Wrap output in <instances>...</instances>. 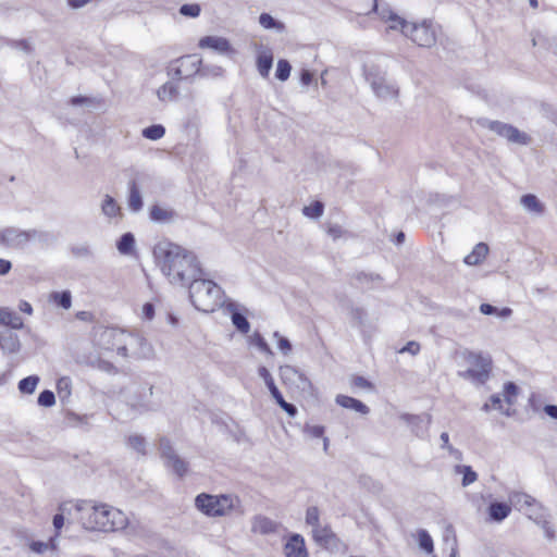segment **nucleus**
Wrapping results in <instances>:
<instances>
[{"label": "nucleus", "instance_id": "nucleus-1", "mask_svg": "<svg viewBox=\"0 0 557 557\" xmlns=\"http://www.w3.org/2000/svg\"><path fill=\"white\" fill-rule=\"evenodd\" d=\"M153 257L162 273L172 284L187 286L203 271L197 256L173 243H159L153 248Z\"/></svg>", "mask_w": 557, "mask_h": 557}, {"label": "nucleus", "instance_id": "nucleus-2", "mask_svg": "<svg viewBox=\"0 0 557 557\" xmlns=\"http://www.w3.org/2000/svg\"><path fill=\"white\" fill-rule=\"evenodd\" d=\"M83 512L81 520L86 530L101 532H117L129 524L127 516L120 509L107 504L92 505L89 509L79 506Z\"/></svg>", "mask_w": 557, "mask_h": 557}, {"label": "nucleus", "instance_id": "nucleus-3", "mask_svg": "<svg viewBox=\"0 0 557 557\" xmlns=\"http://www.w3.org/2000/svg\"><path fill=\"white\" fill-rule=\"evenodd\" d=\"M187 286L189 300L197 310L213 312L223 305L224 292L213 281L197 276Z\"/></svg>", "mask_w": 557, "mask_h": 557}, {"label": "nucleus", "instance_id": "nucleus-4", "mask_svg": "<svg viewBox=\"0 0 557 557\" xmlns=\"http://www.w3.org/2000/svg\"><path fill=\"white\" fill-rule=\"evenodd\" d=\"M239 504L237 496L200 493L195 498L196 508L209 517H221L230 513Z\"/></svg>", "mask_w": 557, "mask_h": 557}, {"label": "nucleus", "instance_id": "nucleus-5", "mask_svg": "<svg viewBox=\"0 0 557 557\" xmlns=\"http://www.w3.org/2000/svg\"><path fill=\"white\" fill-rule=\"evenodd\" d=\"M363 76L377 98L388 99L398 96V88L387 83L386 72L379 65H363Z\"/></svg>", "mask_w": 557, "mask_h": 557}, {"label": "nucleus", "instance_id": "nucleus-6", "mask_svg": "<svg viewBox=\"0 0 557 557\" xmlns=\"http://www.w3.org/2000/svg\"><path fill=\"white\" fill-rule=\"evenodd\" d=\"M479 124L498 136L505 138L510 144H517L521 146H528L531 144L532 138L524 132H521L516 126L504 123L500 121H492L488 119H482Z\"/></svg>", "mask_w": 557, "mask_h": 557}, {"label": "nucleus", "instance_id": "nucleus-7", "mask_svg": "<svg viewBox=\"0 0 557 557\" xmlns=\"http://www.w3.org/2000/svg\"><path fill=\"white\" fill-rule=\"evenodd\" d=\"M400 32L420 47L430 48L436 42L435 30L429 21L417 24L405 20V27H400Z\"/></svg>", "mask_w": 557, "mask_h": 557}, {"label": "nucleus", "instance_id": "nucleus-8", "mask_svg": "<svg viewBox=\"0 0 557 557\" xmlns=\"http://www.w3.org/2000/svg\"><path fill=\"white\" fill-rule=\"evenodd\" d=\"M468 362L472 366L463 372H459V375L463 379H470L476 383H485L492 370V360L490 357H485L482 354L470 352Z\"/></svg>", "mask_w": 557, "mask_h": 557}, {"label": "nucleus", "instance_id": "nucleus-9", "mask_svg": "<svg viewBox=\"0 0 557 557\" xmlns=\"http://www.w3.org/2000/svg\"><path fill=\"white\" fill-rule=\"evenodd\" d=\"M258 375L264 381L265 386L268 387L271 396L275 400V403L280 406L282 410H284L289 417H295L298 412L297 407L294 404L287 403L280 389L277 388L273 376L270 371L261 366L258 369Z\"/></svg>", "mask_w": 557, "mask_h": 557}, {"label": "nucleus", "instance_id": "nucleus-10", "mask_svg": "<svg viewBox=\"0 0 557 557\" xmlns=\"http://www.w3.org/2000/svg\"><path fill=\"white\" fill-rule=\"evenodd\" d=\"M311 535L314 543L326 550H338L342 545V541L332 530L330 524L312 529Z\"/></svg>", "mask_w": 557, "mask_h": 557}, {"label": "nucleus", "instance_id": "nucleus-11", "mask_svg": "<svg viewBox=\"0 0 557 557\" xmlns=\"http://www.w3.org/2000/svg\"><path fill=\"white\" fill-rule=\"evenodd\" d=\"M124 337V332L116 327L100 326L95 332L96 344L104 350H114Z\"/></svg>", "mask_w": 557, "mask_h": 557}, {"label": "nucleus", "instance_id": "nucleus-12", "mask_svg": "<svg viewBox=\"0 0 557 557\" xmlns=\"http://www.w3.org/2000/svg\"><path fill=\"white\" fill-rule=\"evenodd\" d=\"M280 377L284 384L301 391L312 387L310 380L300 370L289 364L280 367Z\"/></svg>", "mask_w": 557, "mask_h": 557}, {"label": "nucleus", "instance_id": "nucleus-13", "mask_svg": "<svg viewBox=\"0 0 557 557\" xmlns=\"http://www.w3.org/2000/svg\"><path fill=\"white\" fill-rule=\"evenodd\" d=\"M28 244V230H20L17 227H5L0 231V245L22 249Z\"/></svg>", "mask_w": 557, "mask_h": 557}, {"label": "nucleus", "instance_id": "nucleus-14", "mask_svg": "<svg viewBox=\"0 0 557 557\" xmlns=\"http://www.w3.org/2000/svg\"><path fill=\"white\" fill-rule=\"evenodd\" d=\"M400 419L405 421L411 429V432L420 438H424L429 433V426L432 421V417L429 413L422 414H410L403 413Z\"/></svg>", "mask_w": 557, "mask_h": 557}, {"label": "nucleus", "instance_id": "nucleus-15", "mask_svg": "<svg viewBox=\"0 0 557 557\" xmlns=\"http://www.w3.org/2000/svg\"><path fill=\"white\" fill-rule=\"evenodd\" d=\"M285 557H308L305 539L299 533H292L284 545Z\"/></svg>", "mask_w": 557, "mask_h": 557}, {"label": "nucleus", "instance_id": "nucleus-16", "mask_svg": "<svg viewBox=\"0 0 557 557\" xmlns=\"http://www.w3.org/2000/svg\"><path fill=\"white\" fill-rule=\"evenodd\" d=\"M201 49H212L219 53H228L232 51L230 41L224 37L219 36H205L198 44Z\"/></svg>", "mask_w": 557, "mask_h": 557}, {"label": "nucleus", "instance_id": "nucleus-17", "mask_svg": "<svg viewBox=\"0 0 557 557\" xmlns=\"http://www.w3.org/2000/svg\"><path fill=\"white\" fill-rule=\"evenodd\" d=\"M0 348L4 354L13 355L21 350V341L11 330L0 332Z\"/></svg>", "mask_w": 557, "mask_h": 557}, {"label": "nucleus", "instance_id": "nucleus-18", "mask_svg": "<svg viewBox=\"0 0 557 557\" xmlns=\"http://www.w3.org/2000/svg\"><path fill=\"white\" fill-rule=\"evenodd\" d=\"M128 196L127 207L132 212H139L144 208V200L137 181L135 178L127 183Z\"/></svg>", "mask_w": 557, "mask_h": 557}, {"label": "nucleus", "instance_id": "nucleus-19", "mask_svg": "<svg viewBox=\"0 0 557 557\" xmlns=\"http://www.w3.org/2000/svg\"><path fill=\"white\" fill-rule=\"evenodd\" d=\"M511 512V506L505 502L493 500L487 507L488 519L492 522H503Z\"/></svg>", "mask_w": 557, "mask_h": 557}, {"label": "nucleus", "instance_id": "nucleus-20", "mask_svg": "<svg viewBox=\"0 0 557 557\" xmlns=\"http://www.w3.org/2000/svg\"><path fill=\"white\" fill-rule=\"evenodd\" d=\"M509 505L522 511L536 505V499L524 492L511 491L508 493Z\"/></svg>", "mask_w": 557, "mask_h": 557}, {"label": "nucleus", "instance_id": "nucleus-21", "mask_svg": "<svg viewBox=\"0 0 557 557\" xmlns=\"http://www.w3.org/2000/svg\"><path fill=\"white\" fill-rule=\"evenodd\" d=\"M280 523L273 521L272 519L265 516H257L255 517L251 525V530L255 533H260L263 535L276 533L278 530Z\"/></svg>", "mask_w": 557, "mask_h": 557}, {"label": "nucleus", "instance_id": "nucleus-22", "mask_svg": "<svg viewBox=\"0 0 557 557\" xmlns=\"http://www.w3.org/2000/svg\"><path fill=\"white\" fill-rule=\"evenodd\" d=\"M335 403L346 409H351L360 414H368L370 412V408L363 404L361 400L347 396V395H337L335 398Z\"/></svg>", "mask_w": 557, "mask_h": 557}, {"label": "nucleus", "instance_id": "nucleus-23", "mask_svg": "<svg viewBox=\"0 0 557 557\" xmlns=\"http://www.w3.org/2000/svg\"><path fill=\"white\" fill-rule=\"evenodd\" d=\"M226 309L231 313L232 323L235 329L243 334H247L250 330V323L245 314L238 311L237 305L235 302H230L227 304Z\"/></svg>", "mask_w": 557, "mask_h": 557}, {"label": "nucleus", "instance_id": "nucleus-24", "mask_svg": "<svg viewBox=\"0 0 557 557\" xmlns=\"http://www.w3.org/2000/svg\"><path fill=\"white\" fill-rule=\"evenodd\" d=\"M0 324L13 330H21L24 327L23 320L16 312L2 307H0Z\"/></svg>", "mask_w": 557, "mask_h": 557}, {"label": "nucleus", "instance_id": "nucleus-25", "mask_svg": "<svg viewBox=\"0 0 557 557\" xmlns=\"http://www.w3.org/2000/svg\"><path fill=\"white\" fill-rule=\"evenodd\" d=\"M488 251L490 248L487 244L479 243L473 247L472 251L465 257L463 262L467 265H478L486 258Z\"/></svg>", "mask_w": 557, "mask_h": 557}, {"label": "nucleus", "instance_id": "nucleus-26", "mask_svg": "<svg viewBox=\"0 0 557 557\" xmlns=\"http://www.w3.org/2000/svg\"><path fill=\"white\" fill-rule=\"evenodd\" d=\"M373 11L385 22H398L400 27H405V18L397 15L387 4L379 5L374 0Z\"/></svg>", "mask_w": 557, "mask_h": 557}, {"label": "nucleus", "instance_id": "nucleus-27", "mask_svg": "<svg viewBox=\"0 0 557 557\" xmlns=\"http://www.w3.org/2000/svg\"><path fill=\"white\" fill-rule=\"evenodd\" d=\"M523 208L534 214L542 215L545 212V206L533 194H525L520 199Z\"/></svg>", "mask_w": 557, "mask_h": 557}, {"label": "nucleus", "instance_id": "nucleus-28", "mask_svg": "<svg viewBox=\"0 0 557 557\" xmlns=\"http://www.w3.org/2000/svg\"><path fill=\"white\" fill-rule=\"evenodd\" d=\"M273 65V54L271 49L267 48L259 53L257 58V70L262 77H268Z\"/></svg>", "mask_w": 557, "mask_h": 557}, {"label": "nucleus", "instance_id": "nucleus-29", "mask_svg": "<svg viewBox=\"0 0 557 557\" xmlns=\"http://www.w3.org/2000/svg\"><path fill=\"white\" fill-rule=\"evenodd\" d=\"M136 239L133 233L126 232L116 240V249L123 256L132 255L135 250Z\"/></svg>", "mask_w": 557, "mask_h": 557}, {"label": "nucleus", "instance_id": "nucleus-30", "mask_svg": "<svg viewBox=\"0 0 557 557\" xmlns=\"http://www.w3.org/2000/svg\"><path fill=\"white\" fill-rule=\"evenodd\" d=\"M185 69V77H194L198 75L201 59L196 54L185 55L180 60Z\"/></svg>", "mask_w": 557, "mask_h": 557}, {"label": "nucleus", "instance_id": "nucleus-31", "mask_svg": "<svg viewBox=\"0 0 557 557\" xmlns=\"http://www.w3.org/2000/svg\"><path fill=\"white\" fill-rule=\"evenodd\" d=\"M149 216L153 222L165 223L172 221L176 216V213L175 211L164 209L159 205H153L150 208Z\"/></svg>", "mask_w": 557, "mask_h": 557}, {"label": "nucleus", "instance_id": "nucleus-32", "mask_svg": "<svg viewBox=\"0 0 557 557\" xmlns=\"http://www.w3.org/2000/svg\"><path fill=\"white\" fill-rule=\"evenodd\" d=\"M29 242H38L44 246H49L57 242V237L48 231L33 228L28 230V243Z\"/></svg>", "mask_w": 557, "mask_h": 557}, {"label": "nucleus", "instance_id": "nucleus-33", "mask_svg": "<svg viewBox=\"0 0 557 557\" xmlns=\"http://www.w3.org/2000/svg\"><path fill=\"white\" fill-rule=\"evenodd\" d=\"M101 212L104 216L112 219L121 214V207L112 196L106 195L101 202Z\"/></svg>", "mask_w": 557, "mask_h": 557}, {"label": "nucleus", "instance_id": "nucleus-34", "mask_svg": "<svg viewBox=\"0 0 557 557\" xmlns=\"http://www.w3.org/2000/svg\"><path fill=\"white\" fill-rule=\"evenodd\" d=\"M165 467L172 469V471L180 478H183L188 471V463L182 459L178 455L164 461Z\"/></svg>", "mask_w": 557, "mask_h": 557}, {"label": "nucleus", "instance_id": "nucleus-35", "mask_svg": "<svg viewBox=\"0 0 557 557\" xmlns=\"http://www.w3.org/2000/svg\"><path fill=\"white\" fill-rule=\"evenodd\" d=\"M50 300L62 309H70L72 306V295L70 290L52 292Z\"/></svg>", "mask_w": 557, "mask_h": 557}, {"label": "nucleus", "instance_id": "nucleus-36", "mask_svg": "<svg viewBox=\"0 0 557 557\" xmlns=\"http://www.w3.org/2000/svg\"><path fill=\"white\" fill-rule=\"evenodd\" d=\"M259 23L265 29H275L278 33H283L285 30L284 23L275 20L269 13H261L260 16H259Z\"/></svg>", "mask_w": 557, "mask_h": 557}, {"label": "nucleus", "instance_id": "nucleus-37", "mask_svg": "<svg viewBox=\"0 0 557 557\" xmlns=\"http://www.w3.org/2000/svg\"><path fill=\"white\" fill-rule=\"evenodd\" d=\"M39 381L40 379L38 375H28L18 382L17 388L20 393L30 395L35 392Z\"/></svg>", "mask_w": 557, "mask_h": 557}, {"label": "nucleus", "instance_id": "nucleus-38", "mask_svg": "<svg viewBox=\"0 0 557 557\" xmlns=\"http://www.w3.org/2000/svg\"><path fill=\"white\" fill-rule=\"evenodd\" d=\"M57 392L60 400L64 403L67 400L72 393V382L67 376L60 377L57 381Z\"/></svg>", "mask_w": 557, "mask_h": 557}, {"label": "nucleus", "instance_id": "nucleus-39", "mask_svg": "<svg viewBox=\"0 0 557 557\" xmlns=\"http://www.w3.org/2000/svg\"><path fill=\"white\" fill-rule=\"evenodd\" d=\"M177 94H178V88L172 82H166L157 91L158 98L161 101L172 100L177 96Z\"/></svg>", "mask_w": 557, "mask_h": 557}, {"label": "nucleus", "instance_id": "nucleus-40", "mask_svg": "<svg viewBox=\"0 0 557 557\" xmlns=\"http://www.w3.org/2000/svg\"><path fill=\"white\" fill-rule=\"evenodd\" d=\"M165 134V127L161 124H152L145 127L141 132V135L146 139L158 140L162 138Z\"/></svg>", "mask_w": 557, "mask_h": 557}, {"label": "nucleus", "instance_id": "nucleus-41", "mask_svg": "<svg viewBox=\"0 0 557 557\" xmlns=\"http://www.w3.org/2000/svg\"><path fill=\"white\" fill-rule=\"evenodd\" d=\"M351 278L355 280L358 283V285H361V286H363V285L370 286L371 284H373L376 281H382V277L380 274L367 273L363 271L354 273L351 275Z\"/></svg>", "mask_w": 557, "mask_h": 557}, {"label": "nucleus", "instance_id": "nucleus-42", "mask_svg": "<svg viewBox=\"0 0 557 557\" xmlns=\"http://www.w3.org/2000/svg\"><path fill=\"white\" fill-rule=\"evenodd\" d=\"M455 470L457 473L462 474L461 484L468 486L476 481L478 474L470 466H456Z\"/></svg>", "mask_w": 557, "mask_h": 557}, {"label": "nucleus", "instance_id": "nucleus-43", "mask_svg": "<svg viewBox=\"0 0 557 557\" xmlns=\"http://www.w3.org/2000/svg\"><path fill=\"white\" fill-rule=\"evenodd\" d=\"M126 444L129 448L134 449L138 454L145 456L146 451V440L139 434H134L127 437Z\"/></svg>", "mask_w": 557, "mask_h": 557}, {"label": "nucleus", "instance_id": "nucleus-44", "mask_svg": "<svg viewBox=\"0 0 557 557\" xmlns=\"http://www.w3.org/2000/svg\"><path fill=\"white\" fill-rule=\"evenodd\" d=\"M292 65L286 59H280L277 61L275 77L280 82H285L289 78Z\"/></svg>", "mask_w": 557, "mask_h": 557}, {"label": "nucleus", "instance_id": "nucleus-45", "mask_svg": "<svg viewBox=\"0 0 557 557\" xmlns=\"http://www.w3.org/2000/svg\"><path fill=\"white\" fill-rule=\"evenodd\" d=\"M223 74V69L213 64H205L200 62L198 76L200 77H219Z\"/></svg>", "mask_w": 557, "mask_h": 557}, {"label": "nucleus", "instance_id": "nucleus-46", "mask_svg": "<svg viewBox=\"0 0 557 557\" xmlns=\"http://www.w3.org/2000/svg\"><path fill=\"white\" fill-rule=\"evenodd\" d=\"M159 451H160L161 458L164 461H166L168 459L173 458V456L177 455L168 437H160Z\"/></svg>", "mask_w": 557, "mask_h": 557}, {"label": "nucleus", "instance_id": "nucleus-47", "mask_svg": "<svg viewBox=\"0 0 557 557\" xmlns=\"http://www.w3.org/2000/svg\"><path fill=\"white\" fill-rule=\"evenodd\" d=\"M89 418H90V416H88V414L81 416L75 412H67V414H66V419L70 423H72L75 426H79V428L84 429L85 431L89 430V426H90Z\"/></svg>", "mask_w": 557, "mask_h": 557}, {"label": "nucleus", "instance_id": "nucleus-48", "mask_svg": "<svg viewBox=\"0 0 557 557\" xmlns=\"http://www.w3.org/2000/svg\"><path fill=\"white\" fill-rule=\"evenodd\" d=\"M306 523L312 529L320 527V510L317 506H310L306 510Z\"/></svg>", "mask_w": 557, "mask_h": 557}, {"label": "nucleus", "instance_id": "nucleus-49", "mask_svg": "<svg viewBox=\"0 0 557 557\" xmlns=\"http://www.w3.org/2000/svg\"><path fill=\"white\" fill-rule=\"evenodd\" d=\"M324 206L320 201H314L309 206H305L302 209V213L311 219L320 218L323 214Z\"/></svg>", "mask_w": 557, "mask_h": 557}, {"label": "nucleus", "instance_id": "nucleus-50", "mask_svg": "<svg viewBox=\"0 0 557 557\" xmlns=\"http://www.w3.org/2000/svg\"><path fill=\"white\" fill-rule=\"evenodd\" d=\"M37 403L39 406L49 408L55 404V395L50 389H44L37 398Z\"/></svg>", "mask_w": 557, "mask_h": 557}, {"label": "nucleus", "instance_id": "nucleus-51", "mask_svg": "<svg viewBox=\"0 0 557 557\" xmlns=\"http://www.w3.org/2000/svg\"><path fill=\"white\" fill-rule=\"evenodd\" d=\"M419 546L426 553L433 552V540L425 530H420L418 533Z\"/></svg>", "mask_w": 557, "mask_h": 557}, {"label": "nucleus", "instance_id": "nucleus-52", "mask_svg": "<svg viewBox=\"0 0 557 557\" xmlns=\"http://www.w3.org/2000/svg\"><path fill=\"white\" fill-rule=\"evenodd\" d=\"M250 343L255 346H257L262 352H265V354H272V350L269 346V344L267 343V341L264 339V337L259 333V332H255L251 336H250Z\"/></svg>", "mask_w": 557, "mask_h": 557}, {"label": "nucleus", "instance_id": "nucleus-53", "mask_svg": "<svg viewBox=\"0 0 557 557\" xmlns=\"http://www.w3.org/2000/svg\"><path fill=\"white\" fill-rule=\"evenodd\" d=\"M200 12L201 8L198 3H186L180 8V13L186 17H198Z\"/></svg>", "mask_w": 557, "mask_h": 557}, {"label": "nucleus", "instance_id": "nucleus-54", "mask_svg": "<svg viewBox=\"0 0 557 557\" xmlns=\"http://www.w3.org/2000/svg\"><path fill=\"white\" fill-rule=\"evenodd\" d=\"M518 386L513 382H506L504 384V396L505 400L511 405L512 404V397L517 396L518 394Z\"/></svg>", "mask_w": 557, "mask_h": 557}, {"label": "nucleus", "instance_id": "nucleus-55", "mask_svg": "<svg viewBox=\"0 0 557 557\" xmlns=\"http://www.w3.org/2000/svg\"><path fill=\"white\" fill-rule=\"evenodd\" d=\"M73 256L78 258H88L92 255L88 245H76L71 247Z\"/></svg>", "mask_w": 557, "mask_h": 557}, {"label": "nucleus", "instance_id": "nucleus-56", "mask_svg": "<svg viewBox=\"0 0 557 557\" xmlns=\"http://www.w3.org/2000/svg\"><path fill=\"white\" fill-rule=\"evenodd\" d=\"M350 383L354 387H358V388H368V389L373 388V384L368 379H366L364 376H361V375H352Z\"/></svg>", "mask_w": 557, "mask_h": 557}, {"label": "nucleus", "instance_id": "nucleus-57", "mask_svg": "<svg viewBox=\"0 0 557 557\" xmlns=\"http://www.w3.org/2000/svg\"><path fill=\"white\" fill-rule=\"evenodd\" d=\"M491 408H496L498 410H502V408H503L502 398L498 394L492 395L490 397V401L485 403L483 405L482 410L488 412L491 410Z\"/></svg>", "mask_w": 557, "mask_h": 557}, {"label": "nucleus", "instance_id": "nucleus-58", "mask_svg": "<svg viewBox=\"0 0 557 557\" xmlns=\"http://www.w3.org/2000/svg\"><path fill=\"white\" fill-rule=\"evenodd\" d=\"M324 431H325V429L323 425L306 424L304 428V432L309 434L312 437H323Z\"/></svg>", "mask_w": 557, "mask_h": 557}, {"label": "nucleus", "instance_id": "nucleus-59", "mask_svg": "<svg viewBox=\"0 0 557 557\" xmlns=\"http://www.w3.org/2000/svg\"><path fill=\"white\" fill-rule=\"evenodd\" d=\"M274 337H277L278 341H277V346L278 348L286 355L288 354L290 350H292V343L289 342L288 338L286 337H283L280 335V333L276 331L274 332Z\"/></svg>", "mask_w": 557, "mask_h": 557}, {"label": "nucleus", "instance_id": "nucleus-60", "mask_svg": "<svg viewBox=\"0 0 557 557\" xmlns=\"http://www.w3.org/2000/svg\"><path fill=\"white\" fill-rule=\"evenodd\" d=\"M420 348L421 347H420V344L418 342L410 341L399 350V352L400 354L409 352L410 355L416 356V355L419 354Z\"/></svg>", "mask_w": 557, "mask_h": 557}, {"label": "nucleus", "instance_id": "nucleus-61", "mask_svg": "<svg viewBox=\"0 0 557 557\" xmlns=\"http://www.w3.org/2000/svg\"><path fill=\"white\" fill-rule=\"evenodd\" d=\"M350 315L355 321L358 322V324L361 325V324H363L367 313L363 308L354 307V308H351Z\"/></svg>", "mask_w": 557, "mask_h": 557}, {"label": "nucleus", "instance_id": "nucleus-62", "mask_svg": "<svg viewBox=\"0 0 557 557\" xmlns=\"http://www.w3.org/2000/svg\"><path fill=\"white\" fill-rule=\"evenodd\" d=\"M10 46L13 48L21 49V50L25 51L26 53L32 52V46L29 45V42L26 39L11 40Z\"/></svg>", "mask_w": 557, "mask_h": 557}, {"label": "nucleus", "instance_id": "nucleus-63", "mask_svg": "<svg viewBox=\"0 0 557 557\" xmlns=\"http://www.w3.org/2000/svg\"><path fill=\"white\" fill-rule=\"evenodd\" d=\"M313 81V73L308 69L300 71V83L305 86H309Z\"/></svg>", "mask_w": 557, "mask_h": 557}, {"label": "nucleus", "instance_id": "nucleus-64", "mask_svg": "<svg viewBox=\"0 0 557 557\" xmlns=\"http://www.w3.org/2000/svg\"><path fill=\"white\" fill-rule=\"evenodd\" d=\"M29 548L37 554H42L48 549V544L41 541H33Z\"/></svg>", "mask_w": 557, "mask_h": 557}]
</instances>
